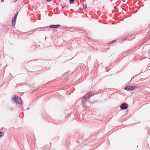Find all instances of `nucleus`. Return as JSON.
<instances>
[{
	"label": "nucleus",
	"instance_id": "1",
	"mask_svg": "<svg viewBox=\"0 0 150 150\" xmlns=\"http://www.w3.org/2000/svg\"><path fill=\"white\" fill-rule=\"evenodd\" d=\"M13 99L16 102L19 104H21L22 103V100L21 98L17 96H15L13 97Z\"/></svg>",
	"mask_w": 150,
	"mask_h": 150
},
{
	"label": "nucleus",
	"instance_id": "2",
	"mask_svg": "<svg viewBox=\"0 0 150 150\" xmlns=\"http://www.w3.org/2000/svg\"><path fill=\"white\" fill-rule=\"evenodd\" d=\"M120 108L122 109H126L127 108V106L126 104L123 103L120 105Z\"/></svg>",
	"mask_w": 150,
	"mask_h": 150
},
{
	"label": "nucleus",
	"instance_id": "3",
	"mask_svg": "<svg viewBox=\"0 0 150 150\" xmlns=\"http://www.w3.org/2000/svg\"><path fill=\"white\" fill-rule=\"evenodd\" d=\"M135 88V87L133 86H127L125 87V89L126 90H133Z\"/></svg>",
	"mask_w": 150,
	"mask_h": 150
},
{
	"label": "nucleus",
	"instance_id": "4",
	"mask_svg": "<svg viewBox=\"0 0 150 150\" xmlns=\"http://www.w3.org/2000/svg\"><path fill=\"white\" fill-rule=\"evenodd\" d=\"M60 26V25H53L49 26V27L52 28H54L59 27Z\"/></svg>",
	"mask_w": 150,
	"mask_h": 150
},
{
	"label": "nucleus",
	"instance_id": "5",
	"mask_svg": "<svg viewBox=\"0 0 150 150\" xmlns=\"http://www.w3.org/2000/svg\"><path fill=\"white\" fill-rule=\"evenodd\" d=\"M91 96V95L89 93L86 94L84 97V99H87Z\"/></svg>",
	"mask_w": 150,
	"mask_h": 150
},
{
	"label": "nucleus",
	"instance_id": "6",
	"mask_svg": "<svg viewBox=\"0 0 150 150\" xmlns=\"http://www.w3.org/2000/svg\"><path fill=\"white\" fill-rule=\"evenodd\" d=\"M87 99H84V97L83 98L82 100V103L83 104V106H85V105H84V103H84L86 101V100Z\"/></svg>",
	"mask_w": 150,
	"mask_h": 150
},
{
	"label": "nucleus",
	"instance_id": "7",
	"mask_svg": "<svg viewBox=\"0 0 150 150\" xmlns=\"http://www.w3.org/2000/svg\"><path fill=\"white\" fill-rule=\"evenodd\" d=\"M61 5L62 8H64L65 6L66 5L65 3L64 2L62 3Z\"/></svg>",
	"mask_w": 150,
	"mask_h": 150
},
{
	"label": "nucleus",
	"instance_id": "8",
	"mask_svg": "<svg viewBox=\"0 0 150 150\" xmlns=\"http://www.w3.org/2000/svg\"><path fill=\"white\" fill-rule=\"evenodd\" d=\"M12 24L13 26L14 27H15V25L16 24V22H14V21H12Z\"/></svg>",
	"mask_w": 150,
	"mask_h": 150
},
{
	"label": "nucleus",
	"instance_id": "9",
	"mask_svg": "<svg viewBox=\"0 0 150 150\" xmlns=\"http://www.w3.org/2000/svg\"><path fill=\"white\" fill-rule=\"evenodd\" d=\"M83 8L84 9H85L87 8V6L86 5L83 4Z\"/></svg>",
	"mask_w": 150,
	"mask_h": 150
},
{
	"label": "nucleus",
	"instance_id": "10",
	"mask_svg": "<svg viewBox=\"0 0 150 150\" xmlns=\"http://www.w3.org/2000/svg\"><path fill=\"white\" fill-rule=\"evenodd\" d=\"M4 135V133L2 132H0V137L3 136Z\"/></svg>",
	"mask_w": 150,
	"mask_h": 150
},
{
	"label": "nucleus",
	"instance_id": "11",
	"mask_svg": "<svg viewBox=\"0 0 150 150\" xmlns=\"http://www.w3.org/2000/svg\"><path fill=\"white\" fill-rule=\"evenodd\" d=\"M74 1V0H69L70 3L72 4Z\"/></svg>",
	"mask_w": 150,
	"mask_h": 150
},
{
	"label": "nucleus",
	"instance_id": "12",
	"mask_svg": "<svg viewBox=\"0 0 150 150\" xmlns=\"http://www.w3.org/2000/svg\"><path fill=\"white\" fill-rule=\"evenodd\" d=\"M18 12L15 15V16L13 18H15V19H16V17H17V15H18Z\"/></svg>",
	"mask_w": 150,
	"mask_h": 150
},
{
	"label": "nucleus",
	"instance_id": "13",
	"mask_svg": "<svg viewBox=\"0 0 150 150\" xmlns=\"http://www.w3.org/2000/svg\"><path fill=\"white\" fill-rule=\"evenodd\" d=\"M16 19L13 18V21H14V22H16Z\"/></svg>",
	"mask_w": 150,
	"mask_h": 150
},
{
	"label": "nucleus",
	"instance_id": "14",
	"mask_svg": "<svg viewBox=\"0 0 150 150\" xmlns=\"http://www.w3.org/2000/svg\"><path fill=\"white\" fill-rule=\"evenodd\" d=\"M12 0L14 2H15L17 1V0Z\"/></svg>",
	"mask_w": 150,
	"mask_h": 150
},
{
	"label": "nucleus",
	"instance_id": "15",
	"mask_svg": "<svg viewBox=\"0 0 150 150\" xmlns=\"http://www.w3.org/2000/svg\"><path fill=\"white\" fill-rule=\"evenodd\" d=\"M52 0H46V1H47V2H50V1H51Z\"/></svg>",
	"mask_w": 150,
	"mask_h": 150
},
{
	"label": "nucleus",
	"instance_id": "16",
	"mask_svg": "<svg viewBox=\"0 0 150 150\" xmlns=\"http://www.w3.org/2000/svg\"><path fill=\"white\" fill-rule=\"evenodd\" d=\"M114 42V40H113V41H111L110 43H112Z\"/></svg>",
	"mask_w": 150,
	"mask_h": 150
},
{
	"label": "nucleus",
	"instance_id": "17",
	"mask_svg": "<svg viewBox=\"0 0 150 150\" xmlns=\"http://www.w3.org/2000/svg\"><path fill=\"white\" fill-rule=\"evenodd\" d=\"M1 1L2 2H4V0H1Z\"/></svg>",
	"mask_w": 150,
	"mask_h": 150
}]
</instances>
